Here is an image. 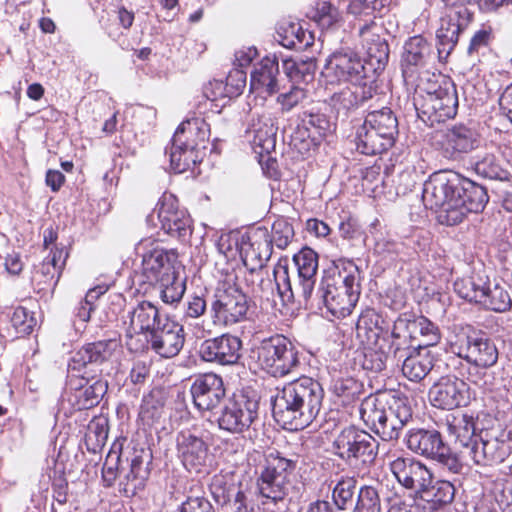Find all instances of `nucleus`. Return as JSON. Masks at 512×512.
Listing matches in <instances>:
<instances>
[{"instance_id": "1", "label": "nucleus", "mask_w": 512, "mask_h": 512, "mask_svg": "<svg viewBox=\"0 0 512 512\" xmlns=\"http://www.w3.org/2000/svg\"><path fill=\"white\" fill-rule=\"evenodd\" d=\"M488 199L484 187L453 172L433 173L423 185L425 207L435 210L439 222L448 226L459 224L469 213L481 212Z\"/></svg>"}, {"instance_id": "2", "label": "nucleus", "mask_w": 512, "mask_h": 512, "mask_svg": "<svg viewBox=\"0 0 512 512\" xmlns=\"http://www.w3.org/2000/svg\"><path fill=\"white\" fill-rule=\"evenodd\" d=\"M323 389L310 377H301L286 384L272 403L274 419L287 430L306 428L318 415Z\"/></svg>"}, {"instance_id": "3", "label": "nucleus", "mask_w": 512, "mask_h": 512, "mask_svg": "<svg viewBox=\"0 0 512 512\" xmlns=\"http://www.w3.org/2000/svg\"><path fill=\"white\" fill-rule=\"evenodd\" d=\"M318 295L327 310L337 318L352 313L360 295V270L347 259H339L324 270Z\"/></svg>"}, {"instance_id": "4", "label": "nucleus", "mask_w": 512, "mask_h": 512, "mask_svg": "<svg viewBox=\"0 0 512 512\" xmlns=\"http://www.w3.org/2000/svg\"><path fill=\"white\" fill-rule=\"evenodd\" d=\"M445 10L440 18V26L436 31L438 40V57L440 61L447 59L455 47L458 37L472 22L474 12L469 6L477 5L482 11H493L502 0H442Z\"/></svg>"}, {"instance_id": "5", "label": "nucleus", "mask_w": 512, "mask_h": 512, "mask_svg": "<svg viewBox=\"0 0 512 512\" xmlns=\"http://www.w3.org/2000/svg\"><path fill=\"white\" fill-rule=\"evenodd\" d=\"M445 10L440 18V26L436 31L438 40V57L440 61L447 59L455 47L458 37L472 22L474 12L469 6L477 5L482 11H493L502 0H442Z\"/></svg>"}, {"instance_id": "6", "label": "nucleus", "mask_w": 512, "mask_h": 512, "mask_svg": "<svg viewBox=\"0 0 512 512\" xmlns=\"http://www.w3.org/2000/svg\"><path fill=\"white\" fill-rule=\"evenodd\" d=\"M362 420L383 440L397 439L402 428L411 420L412 409L407 398L392 396L387 406L369 397L360 406Z\"/></svg>"}, {"instance_id": "7", "label": "nucleus", "mask_w": 512, "mask_h": 512, "mask_svg": "<svg viewBox=\"0 0 512 512\" xmlns=\"http://www.w3.org/2000/svg\"><path fill=\"white\" fill-rule=\"evenodd\" d=\"M298 271V283L292 287L286 261H279L274 267L277 294L283 303L292 302L294 297L308 300L313 292L318 269V254L309 247L302 248L293 256Z\"/></svg>"}, {"instance_id": "8", "label": "nucleus", "mask_w": 512, "mask_h": 512, "mask_svg": "<svg viewBox=\"0 0 512 512\" xmlns=\"http://www.w3.org/2000/svg\"><path fill=\"white\" fill-rule=\"evenodd\" d=\"M207 123L201 118L183 121L176 129L169 149L171 168L183 173L199 162L197 147L208 139Z\"/></svg>"}, {"instance_id": "9", "label": "nucleus", "mask_w": 512, "mask_h": 512, "mask_svg": "<svg viewBox=\"0 0 512 512\" xmlns=\"http://www.w3.org/2000/svg\"><path fill=\"white\" fill-rule=\"evenodd\" d=\"M511 453L512 430L493 423L479 429L474 445L466 450V459L478 466H491L504 462Z\"/></svg>"}, {"instance_id": "10", "label": "nucleus", "mask_w": 512, "mask_h": 512, "mask_svg": "<svg viewBox=\"0 0 512 512\" xmlns=\"http://www.w3.org/2000/svg\"><path fill=\"white\" fill-rule=\"evenodd\" d=\"M254 352L259 366L273 377H283L299 365L297 349L282 335L262 340Z\"/></svg>"}, {"instance_id": "11", "label": "nucleus", "mask_w": 512, "mask_h": 512, "mask_svg": "<svg viewBox=\"0 0 512 512\" xmlns=\"http://www.w3.org/2000/svg\"><path fill=\"white\" fill-rule=\"evenodd\" d=\"M482 136L472 122H457L446 126L435 135V146L448 160L459 161L465 155L477 150Z\"/></svg>"}, {"instance_id": "12", "label": "nucleus", "mask_w": 512, "mask_h": 512, "mask_svg": "<svg viewBox=\"0 0 512 512\" xmlns=\"http://www.w3.org/2000/svg\"><path fill=\"white\" fill-rule=\"evenodd\" d=\"M296 463L293 460L270 453L266 458V465L257 479L259 494L266 499L263 502L273 504L283 502L290 488L288 479L289 472L295 469Z\"/></svg>"}, {"instance_id": "13", "label": "nucleus", "mask_w": 512, "mask_h": 512, "mask_svg": "<svg viewBox=\"0 0 512 512\" xmlns=\"http://www.w3.org/2000/svg\"><path fill=\"white\" fill-rule=\"evenodd\" d=\"M378 448L379 442L370 433L355 426L343 428L332 443L333 453L346 463L373 464Z\"/></svg>"}, {"instance_id": "14", "label": "nucleus", "mask_w": 512, "mask_h": 512, "mask_svg": "<svg viewBox=\"0 0 512 512\" xmlns=\"http://www.w3.org/2000/svg\"><path fill=\"white\" fill-rule=\"evenodd\" d=\"M136 253L142 258L140 272L144 282L158 283L175 273V264L178 260L176 249H166L158 240L145 238L136 245Z\"/></svg>"}, {"instance_id": "15", "label": "nucleus", "mask_w": 512, "mask_h": 512, "mask_svg": "<svg viewBox=\"0 0 512 512\" xmlns=\"http://www.w3.org/2000/svg\"><path fill=\"white\" fill-rule=\"evenodd\" d=\"M164 317L158 307L149 301H141L128 310L123 321L127 348L132 352L145 350L147 342L142 337L146 339Z\"/></svg>"}, {"instance_id": "16", "label": "nucleus", "mask_w": 512, "mask_h": 512, "mask_svg": "<svg viewBox=\"0 0 512 512\" xmlns=\"http://www.w3.org/2000/svg\"><path fill=\"white\" fill-rule=\"evenodd\" d=\"M248 310L247 295L235 285H228L216 290L210 316L214 325L231 327L244 321Z\"/></svg>"}, {"instance_id": "17", "label": "nucleus", "mask_w": 512, "mask_h": 512, "mask_svg": "<svg viewBox=\"0 0 512 512\" xmlns=\"http://www.w3.org/2000/svg\"><path fill=\"white\" fill-rule=\"evenodd\" d=\"M449 350L476 367L488 368L498 360L495 343L479 334H456L449 342Z\"/></svg>"}, {"instance_id": "18", "label": "nucleus", "mask_w": 512, "mask_h": 512, "mask_svg": "<svg viewBox=\"0 0 512 512\" xmlns=\"http://www.w3.org/2000/svg\"><path fill=\"white\" fill-rule=\"evenodd\" d=\"M259 403L247 394H234L229 398L217 419L219 428L230 433H243L257 419Z\"/></svg>"}, {"instance_id": "19", "label": "nucleus", "mask_w": 512, "mask_h": 512, "mask_svg": "<svg viewBox=\"0 0 512 512\" xmlns=\"http://www.w3.org/2000/svg\"><path fill=\"white\" fill-rule=\"evenodd\" d=\"M419 113L426 116L431 123L444 122L447 119L453 118L457 113L458 98L454 85L449 81L443 79L442 84L436 87L431 84L426 88V96L418 107L415 104Z\"/></svg>"}, {"instance_id": "20", "label": "nucleus", "mask_w": 512, "mask_h": 512, "mask_svg": "<svg viewBox=\"0 0 512 512\" xmlns=\"http://www.w3.org/2000/svg\"><path fill=\"white\" fill-rule=\"evenodd\" d=\"M153 213L157 214L161 229L178 239H186L192 232V220L188 212L179 207L173 194L164 193L159 199Z\"/></svg>"}, {"instance_id": "21", "label": "nucleus", "mask_w": 512, "mask_h": 512, "mask_svg": "<svg viewBox=\"0 0 512 512\" xmlns=\"http://www.w3.org/2000/svg\"><path fill=\"white\" fill-rule=\"evenodd\" d=\"M144 342H147L145 349L151 348L160 357H175L185 343L184 327L166 316Z\"/></svg>"}, {"instance_id": "22", "label": "nucleus", "mask_w": 512, "mask_h": 512, "mask_svg": "<svg viewBox=\"0 0 512 512\" xmlns=\"http://www.w3.org/2000/svg\"><path fill=\"white\" fill-rule=\"evenodd\" d=\"M390 470L400 485L418 495L432 483V473L428 467L409 455L391 461Z\"/></svg>"}, {"instance_id": "23", "label": "nucleus", "mask_w": 512, "mask_h": 512, "mask_svg": "<svg viewBox=\"0 0 512 512\" xmlns=\"http://www.w3.org/2000/svg\"><path fill=\"white\" fill-rule=\"evenodd\" d=\"M429 400L434 407L454 409L469 403L467 384L457 377H442L429 390Z\"/></svg>"}, {"instance_id": "24", "label": "nucleus", "mask_w": 512, "mask_h": 512, "mask_svg": "<svg viewBox=\"0 0 512 512\" xmlns=\"http://www.w3.org/2000/svg\"><path fill=\"white\" fill-rule=\"evenodd\" d=\"M241 350V339L238 336L225 333L203 341L199 348V354L206 362L233 365L240 359Z\"/></svg>"}, {"instance_id": "25", "label": "nucleus", "mask_w": 512, "mask_h": 512, "mask_svg": "<svg viewBox=\"0 0 512 512\" xmlns=\"http://www.w3.org/2000/svg\"><path fill=\"white\" fill-rule=\"evenodd\" d=\"M176 450L178 458L188 471L200 472L206 466L209 448L204 439L195 433L184 430L177 434Z\"/></svg>"}, {"instance_id": "26", "label": "nucleus", "mask_w": 512, "mask_h": 512, "mask_svg": "<svg viewBox=\"0 0 512 512\" xmlns=\"http://www.w3.org/2000/svg\"><path fill=\"white\" fill-rule=\"evenodd\" d=\"M190 392L199 411H212L225 397L223 380L214 373L199 375L193 382Z\"/></svg>"}, {"instance_id": "27", "label": "nucleus", "mask_w": 512, "mask_h": 512, "mask_svg": "<svg viewBox=\"0 0 512 512\" xmlns=\"http://www.w3.org/2000/svg\"><path fill=\"white\" fill-rule=\"evenodd\" d=\"M445 426L448 436L453 440L463 458H467V448L474 445L477 440V428L473 415L456 411L445 417Z\"/></svg>"}, {"instance_id": "28", "label": "nucleus", "mask_w": 512, "mask_h": 512, "mask_svg": "<svg viewBox=\"0 0 512 512\" xmlns=\"http://www.w3.org/2000/svg\"><path fill=\"white\" fill-rule=\"evenodd\" d=\"M404 442L415 454L434 460H443L446 457L447 446L436 430L411 429L407 432Z\"/></svg>"}, {"instance_id": "29", "label": "nucleus", "mask_w": 512, "mask_h": 512, "mask_svg": "<svg viewBox=\"0 0 512 512\" xmlns=\"http://www.w3.org/2000/svg\"><path fill=\"white\" fill-rule=\"evenodd\" d=\"M379 26L374 20L365 23L359 29L362 38V50L359 53L360 62L364 64H387L389 60V47L385 39L381 38Z\"/></svg>"}, {"instance_id": "30", "label": "nucleus", "mask_w": 512, "mask_h": 512, "mask_svg": "<svg viewBox=\"0 0 512 512\" xmlns=\"http://www.w3.org/2000/svg\"><path fill=\"white\" fill-rule=\"evenodd\" d=\"M119 348L120 342L115 338L88 343L73 354L68 367L72 371H81L88 364H102Z\"/></svg>"}, {"instance_id": "31", "label": "nucleus", "mask_w": 512, "mask_h": 512, "mask_svg": "<svg viewBox=\"0 0 512 512\" xmlns=\"http://www.w3.org/2000/svg\"><path fill=\"white\" fill-rule=\"evenodd\" d=\"M278 127L270 114H263L253 120L251 132L253 133L252 146L256 153L270 154L276 147V134Z\"/></svg>"}, {"instance_id": "32", "label": "nucleus", "mask_w": 512, "mask_h": 512, "mask_svg": "<svg viewBox=\"0 0 512 512\" xmlns=\"http://www.w3.org/2000/svg\"><path fill=\"white\" fill-rule=\"evenodd\" d=\"M74 393L70 401L77 410L90 409L96 406L106 394L108 384L106 381L98 379L90 383L84 378L79 379V384L75 386Z\"/></svg>"}, {"instance_id": "33", "label": "nucleus", "mask_w": 512, "mask_h": 512, "mask_svg": "<svg viewBox=\"0 0 512 512\" xmlns=\"http://www.w3.org/2000/svg\"><path fill=\"white\" fill-rule=\"evenodd\" d=\"M395 138L383 135L382 132L368 127L363 123L357 130L356 148L365 155H376L387 151L393 146Z\"/></svg>"}, {"instance_id": "34", "label": "nucleus", "mask_w": 512, "mask_h": 512, "mask_svg": "<svg viewBox=\"0 0 512 512\" xmlns=\"http://www.w3.org/2000/svg\"><path fill=\"white\" fill-rule=\"evenodd\" d=\"M402 361V373L409 380L419 382L424 379L433 368L431 353L421 345L413 348Z\"/></svg>"}, {"instance_id": "35", "label": "nucleus", "mask_w": 512, "mask_h": 512, "mask_svg": "<svg viewBox=\"0 0 512 512\" xmlns=\"http://www.w3.org/2000/svg\"><path fill=\"white\" fill-rule=\"evenodd\" d=\"M475 173L488 180H508L509 172L492 151L478 154L473 163Z\"/></svg>"}, {"instance_id": "36", "label": "nucleus", "mask_w": 512, "mask_h": 512, "mask_svg": "<svg viewBox=\"0 0 512 512\" xmlns=\"http://www.w3.org/2000/svg\"><path fill=\"white\" fill-rule=\"evenodd\" d=\"M277 40L279 43L289 49H302L309 44L307 32L298 22L282 20L277 26Z\"/></svg>"}, {"instance_id": "37", "label": "nucleus", "mask_w": 512, "mask_h": 512, "mask_svg": "<svg viewBox=\"0 0 512 512\" xmlns=\"http://www.w3.org/2000/svg\"><path fill=\"white\" fill-rule=\"evenodd\" d=\"M488 276L474 272L471 276L457 279L454 282V291L459 297L479 304L486 287Z\"/></svg>"}, {"instance_id": "38", "label": "nucleus", "mask_w": 512, "mask_h": 512, "mask_svg": "<svg viewBox=\"0 0 512 512\" xmlns=\"http://www.w3.org/2000/svg\"><path fill=\"white\" fill-rule=\"evenodd\" d=\"M380 316L374 309H367L361 313L356 323V334L362 343L376 345L381 333L379 326Z\"/></svg>"}, {"instance_id": "39", "label": "nucleus", "mask_w": 512, "mask_h": 512, "mask_svg": "<svg viewBox=\"0 0 512 512\" xmlns=\"http://www.w3.org/2000/svg\"><path fill=\"white\" fill-rule=\"evenodd\" d=\"M479 304L488 310L505 312L510 309L512 301L504 287L496 283L492 285L488 278L483 297L480 299Z\"/></svg>"}, {"instance_id": "40", "label": "nucleus", "mask_w": 512, "mask_h": 512, "mask_svg": "<svg viewBox=\"0 0 512 512\" xmlns=\"http://www.w3.org/2000/svg\"><path fill=\"white\" fill-rule=\"evenodd\" d=\"M278 76L279 66H258L251 72V89L271 95L278 91Z\"/></svg>"}, {"instance_id": "41", "label": "nucleus", "mask_w": 512, "mask_h": 512, "mask_svg": "<svg viewBox=\"0 0 512 512\" xmlns=\"http://www.w3.org/2000/svg\"><path fill=\"white\" fill-rule=\"evenodd\" d=\"M241 255L246 267L263 268L270 256L268 239L244 243L241 247Z\"/></svg>"}, {"instance_id": "42", "label": "nucleus", "mask_w": 512, "mask_h": 512, "mask_svg": "<svg viewBox=\"0 0 512 512\" xmlns=\"http://www.w3.org/2000/svg\"><path fill=\"white\" fill-rule=\"evenodd\" d=\"M368 127H373L391 138H395L398 133L397 118L389 108H383L379 111L369 112L364 120Z\"/></svg>"}, {"instance_id": "43", "label": "nucleus", "mask_w": 512, "mask_h": 512, "mask_svg": "<svg viewBox=\"0 0 512 512\" xmlns=\"http://www.w3.org/2000/svg\"><path fill=\"white\" fill-rule=\"evenodd\" d=\"M431 46L422 36L411 37L403 47V64H421L430 60Z\"/></svg>"}, {"instance_id": "44", "label": "nucleus", "mask_w": 512, "mask_h": 512, "mask_svg": "<svg viewBox=\"0 0 512 512\" xmlns=\"http://www.w3.org/2000/svg\"><path fill=\"white\" fill-rule=\"evenodd\" d=\"M148 476L147 468L141 456L136 455L130 463V470L124 476L123 491L127 495H134L136 491L144 486V481Z\"/></svg>"}, {"instance_id": "45", "label": "nucleus", "mask_w": 512, "mask_h": 512, "mask_svg": "<svg viewBox=\"0 0 512 512\" xmlns=\"http://www.w3.org/2000/svg\"><path fill=\"white\" fill-rule=\"evenodd\" d=\"M410 332L412 336L420 334L422 341L418 345L424 349L436 345L441 338L438 327L424 316L410 320Z\"/></svg>"}, {"instance_id": "46", "label": "nucleus", "mask_w": 512, "mask_h": 512, "mask_svg": "<svg viewBox=\"0 0 512 512\" xmlns=\"http://www.w3.org/2000/svg\"><path fill=\"white\" fill-rule=\"evenodd\" d=\"M158 283L161 288L160 298L165 304L173 305L180 302L186 290V283L184 279L176 275V272L161 279Z\"/></svg>"}, {"instance_id": "47", "label": "nucleus", "mask_w": 512, "mask_h": 512, "mask_svg": "<svg viewBox=\"0 0 512 512\" xmlns=\"http://www.w3.org/2000/svg\"><path fill=\"white\" fill-rule=\"evenodd\" d=\"M455 488L453 484L446 480L432 482L425 491H422L420 497L435 504L444 505L453 501Z\"/></svg>"}, {"instance_id": "48", "label": "nucleus", "mask_w": 512, "mask_h": 512, "mask_svg": "<svg viewBox=\"0 0 512 512\" xmlns=\"http://www.w3.org/2000/svg\"><path fill=\"white\" fill-rule=\"evenodd\" d=\"M357 481L353 477L342 478L332 491V498L340 510H345L353 504Z\"/></svg>"}, {"instance_id": "49", "label": "nucleus", "mask_w": 512, "mask_h": 512, "mask_svg": "<svg viewBox=\"0 0 512 512\" xmlns=\"http://www.w3.org/2000/svg\"><path fill=\"white\" fill-rule=\"evenodd\" d=\"M353 512H382L380 496L375 487L363 486L360 488Z\"/></svg>"}, {"instance_id": "50", "label": "nucleus", "mask_w": 512, "mask_h": 512, "mask_svg": "<svg viewBox=\"0 0 512 512\" xmlns=\"http://www.w3.org/2000/svg\"><path fill=\"white\" fill-rule=\"evenodd\" d=\"M327 73L334 72L339 80L352 83L354 86L366 85L365 66H324Z\"/></svg>"}, {"instance_id": "51", "label": "nucleus", "mask_w": 512, "mask_h": 512, "mask_svg": "<svg viewBox=\"0 0 512 512\" xmlns=\"http://www.w3.org/2000/svg\"><path fill=\"white\" fill-rule=\"evenodd\" d=\"M359 103L357 88L345 87L339 92L334 93L330 98V105L337 114L346 115L348 111L356 107Z\"/></svg>"}, {"instance_id": "52", "label": "nucleus", "mask_w": 512, "mask_h": 512, "mask_svg": "<svg viewBox=\"0 0 512 512\" xmlns=\"http://www.w3.org/2000/svg\"><path fill=\"white\" fill-rule=\"evenodd\" d=\"M121 450V445L115 443L106 456L102 468V479L107 487L112 486L117 478L121 460Z\"/></svg>"}, {"instance_id": "53", "label": "nucleus", "mask_w": 512, "mask_h": 512, "mask_svg": "<svg viewBox=\"0 0 512 512\" xmlns=\"http://www.w3.org/2000/svg\"><path fill=\"white\" fill-rule=\"evenodd\" d=\"M294 237V229L286 219H277L272 225L269 244L274 243L279 249H285Z\"/></svg>"}, {"instance_id": "54", "label": "nucleus", "mask_w": 512, "mask_h": 512, "mask_svg": "<svg viewBox=\"0 0 512 512\" xmlns=\"http://www.w3.org/2000/svg\"><path fill=\"white\" fill-rule=\"evenodd\" d=\"M331 390L336 396L342 397L344 401H350L360 393L361 385L352 377H339L333 380Z\"/></svg>"}, {"instance_id": "55", "label": "nucleus", "mask_w": 512, "mask_h": 512, "mask_svg": "<svg viewBox=\"0 0 512 512\" xmlns=\"http://www.w3.org/2000/svg\"><path fill=\"white\" fill-rule=\"evenodd\" d=\"M11 323L19 334L27 335L33 331L36 320L26 308L17 307L12 314Z\"/></svg>"}, {"instance_id": "56", "label": "nucleus", "mask_w": 512, "mask_h": 512, "mask_svg": "<svg viewBox=\"0 0 512 512\" xmlns=\"http://www.w3.org/2000/svg\"><path fill=\"white\" fill-rule=\"evenodd\" d=\"M242 67L243 66H238L232 69L228 73L226 81L224 82L231 98L239 96L246 86L247 73L242 69Z\"/></svg>"}, {"instance_id": "57", "label": "nucleus", "mask_w": 512, "mask_h": 512, "mask_svg": "<svg viewBox=\"0 0 512 512\" xmlns=\"http://www.w3.org/2000/svg\"><path fill=\"white\" fill-rule=\"evenodd\" d=\"M177 512H214V509L203 495H190L179 505Z\"/></svg>"}, {"instance_id": "58", "label": "nucleus", "mask_w": 512, "mask_h": 512, "mask_svg": "<svg viewBox=\"0 0 512 512\" xmlns=\"http://www.w3.org/2000/svg\"><path fill=\"white\" fill-rule=\"evenodd\" d=\"M384 0H352L348 11L355 16H369L384 8Z\"/></svg>"}, {"instance_id": "59", "label": "nucleus", "mask_w": 512, "mask_h": 512, "mask_svg": "<svg viewBox=\"0 0 512 512\" xmlns=\"http://www.w3.org/2000/svg\"><path fill=\"white\" fill-rule=\"evenodd\" d=\"M265 271H262V274H254L252 275L253 278L257 280V284L253 285V295L258 296L261 298L269 299L270 295H273L274 289L276 287V281H272L271 278L268 277V275H265Z\"/></svg>"}, {"instance_id": "60", "label": "nucleus", "mask_w": 512, "mask_h": 512, "mask_svg": "<svg viewBox=\"0 0 512 512\" xmlns=\"http://www.w3.org/2000/svg\"><path fill=\"white\" fill-rule=\"evenodd\" d=\"M207 311V302L203 295H192L185 303V317L197 319Z\"/></svg>"}, {"instance_id": "61", "label": "nucleus", "mask_w": 512, "mask_h": 512, "mask_svg": "<svg viewBox=\"0 0 512 512\" xmlns=\"http://www.w3.org/2000/svg\"><path fill=\"white\" fill-rule=\"evenodd\" d=\"M305 96L306 94L303 89L293 87L289 92L280 94L277 101L281 105L282 111L288 112L298 105Z\"/></svg>"}, {"instance_id": "62", "label": "nucleus", "mask_w": 512, "mask_h": 512, "mask_svg": "<svg viewBox=\"0 0 512 512\" xmlns=\"http://www.w3.org/2000/svg\"><path fill=\"white\" fill-rule=\"evenodd\" d=\"M204 95L208 100L212 102H226V99H231L230 95L228 94L227 86L224 85V81L222 80H213L209 82V84L204 88ZM224 104L225 103H223V105Z\"/></svg>"}, {"instance_id": "63", "label": "nucleus", "mask_w": 512, "mask_h": 512, "mask_svg": "<svg viewBox=\"0 0 512 512\" xmlns=\"http://www.w3.org/2000/svg\"><path fill=\"white\" fill-rule=\"evenodd\" d=\"M351 64L353 62H360L359 53L355 52L350 47H341L329 55L326 64Z\"/></svg>"}, {"instance_id": "64", "label": "nucleus", "mask_w": 512, "mask_h": 512, "mask_svg": "<svg viewBox=\"0 0 512 512\" xmlns=\"http://www.w3.org/2000/svg\"><path fill=\"white\" fill-rule=\"evenodd\" d=\"M410 339L411 338H404L403 340H391L389 344L388 355L397 362L403 360L414 348L410 345Z\"/></svg>"}]
</instances>
